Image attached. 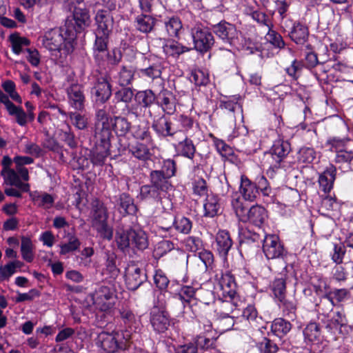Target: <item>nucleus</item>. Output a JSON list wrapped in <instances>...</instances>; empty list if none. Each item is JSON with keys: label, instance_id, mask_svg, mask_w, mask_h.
I'll return each instance as SVG.
<instances>
[{"label": "nucleus", "instance_id": "15", "mask_svg": "<svg viewBox=\"0 0 353 353\" xmlns=\"http://www.w3.org/2000/svg\"><path fill=\"white\" fill-rule=\"evenodd\" d=\"M110 34L95 32V41L93 46V54L95 61L99 65L102 64L108 58V44Z\"/></svg>", "mask_w": 353, "mask_h": 353}, {"label": "nucleus", "instance_id": "7", "mask_svg": "<svg viewBox=\"0 0 353 353\" xmlns=\"http://www.w3.org/2000/svg\"><path fill=\"white\" fill-rule=\"evenodd\" d=\"M194 49L201 53L209 51L214 43L212 33L202 24H195L190 30Z\"/></svg>", "mask_w": 353, "mask_h": 353}, {"label": "nucleus", "instance_id": "29", "mask_svg": "<svg viewBox=\"0 0 353 353\" xmlns=\"http://www.w3.org/2000/svg\"><path fill=\"white\" fill-rule=\"evenodd\" d=\"M73 19L75 23V26L73 28L74 32H81L90 24L88 10L85 8L75 7L73 11Z\"/></svg>", "mask_w": 353, "mask_h": 353}, {"label": "nucleus", "instance_id": "32", "mask_svg": "<svg viewBox=\"0 0 353 353\" xmlns=\"http://www.w3.org/2000/svg\"><path fill=\"white\" fill-rule=\"evenodd\" d=\"M30 197L35 205L44 209L51 208L54 203V196L45 192H31Z\"/></svg>", "mask_w": 353, "mask_h": 353}, {"label": "nucleus", "instance_id": "31", "mask_svg": "<svg viewBox=\"0 0 353 353\" xmlns=\"http://www.w3.org/2000/svg\"><path fill=\"white\" fill-rule=\"evenodd\" d=\"M150 182L163 194L166 193L172 188L170 179L163 175V174L159 170H152L150 172Z\"/></svg>", "mask_w": 353, "mask_h": 353}, {"label": "nucleus", "instance_id": "53", "mask_svg": "<svg viewBox=\"0 0 353 353\" xmlns=\"http://www.w3.org/2000/svg\"><path fill=\"white\" fill-rule=\"evenodd\" d=\"M173 228L180 233L188 234L192 230V222L190 219L185 216L174 217Z\"/></svg>", "mask_w": 353, "mask_h": 353}, {"label": "nucleus", "instance_id": "60", "mask_svg": "<svg viewBox=\"0 0 353 353\" xmlns=\"http://www.w3.org/2000/svg\"><path fill=\"white\" fill-rule=\"evenodd\" d=\"M299 161L303 163H311L316 159V152L312 148H302L298 157Z\"/></svg>", "mask_w": 353, "mask_h": 353}, {"label": "nucleus", "instance_id": "3", "mask_svg": "<svg viewBox=\"0 0 353 353\" xmlns=\"http://www.w3.org/2000/svg\"><path fill=\"white\" fill-rule=\"evenodd\" d=\"M156 100L157 96L152 90L138 91L135 94L136 104L130 106L126 105L127 114L134 116L137 119H151L153 117L152 108Z\"/></svg>", "mask_w": 353, "mask_h": 353}, {"label": "nucleus", "instance_id": "22", "mask_svg": "<svg viewBox=\"0 0 353 353\" xmlns=\"http://www.w3.org/2000/svg\"><path fill=\"white\" fill-rule=\"evenodd\" d=\"M151 325L155 332H165L170 326V319L167 312L154 309L151 312Z\"/></svg>", "mask_w": 353, "mask_h": 353}, {"label": "nucleus", "instance_id": "61", "mask_svg": "<svg viewBox=\"0 0 353 353\" xmlns=\"http://www.w3.org/2000/svg\"><path fill=\"white\" fill-rule=\"evenodd\" d=\"M69 117L73 125L78 130H85L88 127V119L78 112H70Z\"/></svg>", "mask_w": 353, "mask_h": 353}, {"label": "nucleus", "instance_id": "26", "mask_svg": "<svg viewBox=\"0 0 353 353\" xmlns=\"http://www.w3.org/2000/svg\"><path fill=\"white\" fill-rule=\"evenodd\" d=\"M156 102L165 114H172L176 110L174 97L168 90H163L159 93Z\"/></svg>", "mask_w": 353, "mask_h": 353}, {"label": "nucleus", "instance_id": "17", "mask_svg": "<svg viewBox=\"0 0 353 353\" xmlns=\"http://www.w3.org/2000/svg\"><path fill=\"white\" fill-rule=\"evenodd\" d=\"M95 25L97 28L95 32L99 33L111 34L113 26L114 18L109 10L105 9H99L97 10L94 17Z\"/></svg>", "mask_w": 353, "mask_h": 353}, {"label": "nucleus", "instance_id": "58", "mask_svg": "<svg viewBox=\"0 0 353 353\" xmlns=\"http://www.w3.org/2000/svg\"><path fill=\"white\" fill-rule=\"evenodd\" d=\"M195 289L190 285H183L179 290L176 296L180 299L183 304L189 303L195 295Z\"/></svg>", "mask_w": 353, "mask_h": 353}, {"label": "nucleus", "instance_id": "47", "mask_svg": "<svg viewBox=\"0 0 353 353\" xmlns=\"http://www.w3.org/2000/svg\"><path fill=\"white\" fill-rule=\"evenodd\" d=\"M303 335L305 339L308 341H319L321 335L319 325L316 322H310L305 327Z\"/></svg>", "mask_w": 353, "mask_h": 353}, {"label": "nucleus", "instance_id": "62", "mask_svg": "<svg viewBox=\"0 0 353 353\" xmlns=\"http://www.w3.org/2000/svg\"><path fill=\"white\" fill-rule=\"evenodd\" d=\"M302 68V63L294 59L291 65L285 68V72L292 79L297 80L301 76Z\"/></svg>", "mask_w": 353, "mask_h": 353}, {"label": "nucleus", "instance_id": "34", "mask_svg": "<svg viewBox=\"0 0 353 353\" xmlns=\"http://www.w3.org/2000/svg\"><path fill=\"white\" fill-rule=\"evenodd\" d=\"M134 75V71L132 67L122 66L113 78L119 85L125 87L132 83Z\"/></svg>", "mask_w": 353, "mask_h": 353}, {"label": "nucleus", "instance_id": "64", "mask_svg": "<svg viewBox=\"0 0 353 353\" xmlns=\"http://www.w3.org/2000/svg\"><path fill=\"white\" fill-rule=\"evenodd\" d=\"M259 350L260 353H276L279 347L270 339L264 338L259 344Z\"/></svg>", "mask_w": 353, "mask_h": 353}, {"label": "nucleus", "instance_id": "56", "mask_svg": "<svg viewBox=\"0 0 353 353\" xmlns=\"http://www.w3.org/2000/svg\"><path fill=\"white\" fill-rule=\"evenodd\" d=\"M280 301V307L282 309L283 312L290 319L295 317V312L296 310V306L293 300L286 299L285 296L281 299H279Z\"/></svg>", "mask_w": 353, "mask_h": 353}, {"label": "nucleus", "instance_id": "13", "mask_svg": "<svg viewBox=\"0 0 353 353\" xmlns=\"http://www.w3.org/2000/svg\"><path fill=\"white\" fill-rule=\"evenodd\" d=\"M95 148L91 152L90 161L94 165H103L106 158L110 154V138L95 137Z\"/></svg>", "mask_w": 353, "mask_h": 353}, {"label": "nucleus", "instance_id": "43", "mask_svg": "<svg viewBox=\"0 0 353 353\" xmlns=\"http://www.w3.org/2000/svg\"><path fill=\"white\" fill-rule=\"evenodd\" d=\"M334 306L332 296L330 294H325L323 296L318 303L316 304V310L319 315L327 317L329 313L332 311Z\"/></svg>", "mask_w": 353, "mask_h": 353}, {"label": "nucleus", "instance_id": "11", "mask_svg": "<svg viewBox=\"0 0 353 353\" xmlns=\"http://www.w3.org/2000/svg\"><path fill=\"white\" fill-rule=\"evenodd\" d=\"M321 322L325 324V328L330 336L334 340H336L339 335L343 334V329L345 328L347 321L345 314L343 311H337L330 319H321Z\"/></svg>", "mask_w": 353, "mask_h": 353}, {"label": "nucleus", "instance_id": "33", "mask_svg": "<svg viewBox=\"0 0 353 353\" xmlns=\"http://www.w3.org/2000/svg\"><path fill=\"white\" fill-rule=\"evenodd\" d=\"M103 274L110 275V278L114 280L119 274V269L117 265V255L114 252H105V262Z\"/></svg>", "mask_w": 353, "mask_h": 353}, {"label": "nucleus", "instance_id": "25", "mask_svg": "<svg viewBox=\"0 0 353 353\" xmlns=\"http://www.w3.org/2000/svg\"><path fill=\"white\" fill-rule=\"evenodd\" d=\"M336 174V168L333 165H330L319 174L318 182L323 192L329 193L332 190Z\"/></svg>", "mask_w": 353, "mask_h": 353}, {"label": "nucleus", "instance_id": "49", "mask_svg": "<svg viewBox=\"0 0 353 353\" xmlns=\"http://www.w3.org/2000/svg\"><path fill=\"white\" fill-rule=\"evenodd\" d=\"M239 98L233 97L232 99H227L221 101V108L228 111L229 113H236L239 114L241 119L243 117L242 106L238 102Z\"/></svg>", "mask_w": 353, "mask_h": 353}, {"label": "nucleus", "instance_id": "21", "mask_svg": "<svg viewBox=\"0 0 353 353\" xmlns=\"http://www.w3.org/2000/svg\"><path fill=\"white\" fill-rule=\"evenodd\" d=\"M288 36L296 44L305 46L309 37L308 27L299 21H294L288 32Z\"/></svg>", "mask_w": 353, "mask_h": 353}, {"label": "nucleus", "instance_id": "24", "mask_svg": "<svg viewBox=\"0 0 353 353\" xmlns=\"http://www.w3.org/2000/svg\"><path fill=\"white\" fill-rule=\"evenodd\" d=\"M70 105L76 110H82L84 106L85 97L81 85L72 84L67 89Z\"/></svg>", "mask_w": 353, "mask_h": 353}, {"label": "nucleus", "instance_id": "38", "mask_svg": "<svg viewBox=\"0 0 353 353\" xmlns=\"http://www.w3.org/2000/svg\"><path fill=\"white\" fill-rule=\"evenodd\" d=\"M119 313L124 324L130 329V332L132 334V332H136L139 325V321L133 312L127 307H122L120 309ZM128 330L129 331V330Z\"/></svg>", "mask_w": 353, "mask_h": 353}, {"label": "nucleus", "instance_id": "42", "mask_svg": "<svg viewBox=\"0 0 353 353\" xmlns=\"http://www.w3.org/2000/svg\"><path fill=\"white\" fill-rule=\"evenodd\" d=\"M176 150L180 155L192 159L196 152V148L192 141L186 137L178 143Z\"/></svg>", "mask_w": 353, "mask_h": 353}, {"label": "nucleus", "instance_id": "30", "mask_svg": "<svg viewBox=\"0 0 353 353\" xmlns=\"http://www.w3.org/2000/svg\"><path fill=\"white\" fill-rule=\"evenodd\" d=\"M131 231L132 228H125L123 225L117 228L115 233V241L118 248L125 252L131 245Z\"/></svg>", "mask_w": 353, "mask_h": 353}, {"label": "nucleus", "instance_id": "52", "mask_svg": "<svg viewBox=\"0 0 353 353\" xmlns=\"http://www.w3.org/2000/svg\"><path fill=\"white\" fill-rule=\"evenodd\" d=\"M268 32L265 36V39L267 42L270 43L276 48L282 49L285 47V43L282 36L273 30V28H268Z\"/></svg>", "mask_w": 353, "mask_h": 353}, {"label": "nucleus", "instance_id": "28", "mask_svg": "<svg viewBox=\"0 0 353 353\" xmlns=\"http://www.w3.org/2000/svg\"><path fill=\"white\" fill-rule=\"evenodd\" d=\"M157 19L152 14H138L134 19V27L141 33L151 32L156 25Z\"/></svg>", "mask_w": 353, "mask_h": 353}, {"label": "nucleus", "instance_id": "35", "mask_svg": "<svg viewBox=\"0 0 353 353\" xmlns=\"http://www.w3.org/2000/svg\"><path fill=\"white\" fill-rule=\"evenodd\" d=\"M162 194L163 193L154 188L150 183V184L143 185L140 188L138 199L142 201L150 199L159 201L161 199Z\"/></svg>", "mask_w": 353, "mask_h": 353}, {"label": "nucleus", "instance_id": "4", "mask_svg": "<svg viewBox=\"0 0 353 353\" xmlns=\"http://www.w3.org/2000/svg\"><path fill=\"white\" fill-rule=\"evenodd\" d=\"M75 37L74 32L70 27L53 28L46 32L41 38L43 46L51 52L52 55L59 52L63 45L70 43Z\"/></svg>", "mask_w": 353, "mask_h": 353}, {"label": "nucleus", "instance_id": "20", "mask_svg": "<svg viewBox=\"0 0 353 353\" xmlns=\"http://www.w3.org/2000/svg\"><path fill=\"white\" fill-rule=\"evenodd\" d=\"M91 93L97 102L103 103L108 100L112 91L107 79L103 77L99 78L92 88Z\"/></svg>", "mask_w": 353, "mask_h": 353}, {"label": "nucleus", "instance_id": "50", "mask_svg": "<svg viewBox=\"0 0 353 353\" xmlns=\"http://www.w3.org/2000/svg\"><path fill=\"white\" fill-rule=\"evenodd\" d=\"M112 125L118 136H124L131 127L130 123L123 117H114V123H112Z\"/></svg>", "mask_w": 353, "mask_h": 353}, {"label": "nucleus", "instance_id": "23", "mask_svg": "<svg viewBox=\"0 0 353 353\" xmlns=\"http://www.w3.org/2000/svg\"><path fill=\"white\" fill-rule=\"evenodd\" d=\"M233 241L226 230H219L216 234L215 246L219 255L225 259L232 248Z\"/></svg>", "mask_w": 353, "mask_h": 353}, {"label": "nucleus", "instance_id": "19", "mask_svg": "<svg viewBox=\"0 0 353 353\" xmlns=\"http://www.w3.org/2000/svg\"><path fill=\"white\" fill-rule=\"evenodd\" d=\"M218 281L223 297L234 300L236 296V284L234 276L230 272L221 274Z\"/></svg>", "mask_w": 353, "mask_h": 353}, {"label": "nucleus", "instance_id": "14", "mask_svg": "<svg viewBox=\"0 0 353 353\" xmlns=\"http://www.w3.org/2000/svg\"><path fill=\"white\" fill-rule=\"evenodd\" d=\"M145 62H147L146 66L139 70V76L152 81L160 78L163 69L161 59L154 55H150Z\"/></svg>", "mask_w": 353, "mask_h": 353}, {"label": "nucleus", "instance_id": "59", "mask_svg": "<svg viewBox=\"0 0 353 353\" xmlns=\"http://www.w3.org/2000/svg\"><path fill=\"white\" fill-rule=\"evenodd\" d=\"M21 252L23 259L27 262H32L34 259L32 243L30 239L23 238L21 240Z\"/></svg>", "mask_w": 353, "mask_h": 353}, {"label": "nucleus", "instance_id": "8", "mask_svg": "<svg viewBox=\"0 0 353 353\" xmlns=\"http://www.w3.org/2000/svg\"><path fill=\"white\" fill-rule=\"evenodd\" d=\"M94 301L99 310L105 312H110L114 305L116 290L114 284L103 285L96 291Z\"/></svg>", "mask_w": 353, "mask_h": 353}, {"label": "nucleus", "instance_id": "41", "mask_svg": "<svg viewBox=\"0 0 353 353\" xmlns=\"http://www.w3.org/2000/svg\"><path fill=\"white\" fill-rule=\"evenodd\" d=\"M117 202L121 213L133 214L136 212L137 207L129 194L126 193L120 194Z\"/></svg>", "mask_w": 353, "mask_h": 353}, {"label": "nucleus", "instance_id": "39", "mask_svg": "<svg viewBox=\"0 0 353 353\" xmlns=\"http://www.w3.org/2000/svg\"><path fill=\"white\" fill-rule=\"evenodd\" d=\"M291 328V323L282 318L274 319L271 325V332L279 338L287 334Z\"/></svg>", "mask_w": 353, "mask_h": 353}, {"label": "nucleus", "instance_id": "6", "mask_svg": "<svg viewBox=\"0 0 353 353\" xmlns=\"http://www.w3.org/2000/svg\"><path fill=\"white\" fill-rule=\"evenodd\" d=\"M291 145L288 141L283 139H278L273 143L272 146L268 152L265 153L268 157L272 159V161L268 162L269 168L267 170V174L273 178L275 174L281 167V163L288 157L291 152Z\"/></svg>", "mask_w": 353, "mask_h": 353}, {"label": "nucleus", "instance_id": "9", "mask_svg": "<svg viewBox=\"0 0 353 353\" xmlns=\"http://www.w3.org/2000/svg\"><path fill=\"white\" fill-rule=\"evenodd\" d=\"M263 251L268 259H283L287 252L279 236L275 234L265 236L263 240Z\"/></svg>", "mask_w": 353, "mask_h": 353}, {"label": "nucleus", "instance_id": "5", "mask_svg": "<svg viewBox=\"0 0 353 353\" xmlns=\"http://www.w3.org/2000/svg\"><path fill=\"white\" fill-rule=\"evenodd\" d=\"M92 227L97 230L103 239L111 240L112 229L108 224V213L105 204L99 199L92 202Z\"/></svg>", "mask_w": 353, "mask_h": 353}, {"label": "nucleus", "instance_id": "27", "mask_svg": "<svg viewBox=\"0 0 353 353\" xmlns=\"http://www.w3.org/2000/svg\"><path fill=\"white\" fill-rule=\"evenodd\" d=\"M239 192L244 200L248 201H254L259 195L257 185L244 175L241 176Z\"/></svg>", "mask_w": 353, "mask_h": 353}, {"label": "nucleus", "instance_id": "45", "mask_svg": "<svg viewBox=\"0 0 353 353\" xmlns=\"http://www.w3.org/2000/svg\"><path fill=\"white\" fill-rule=\"evenodd\" d=\"M204 215L205 216L214 217L218 214L220 208L217 196L214 195H208L204 203Z\"/></svg>", "mask_w": 353, "mask_h": 353}, {"label": "nucleus", "instance_id": "54", "mask_svg": "<svg viewBox=\"0 0 353 353\" xmlns=\"http://www.w3.org/2000/svg\"><path fill=\"white\" fill-rule=\"evenodd\" d=\"M130 151L137 159L145 161L150 157V152L148 148L143 143H137L131 146Z\"/></svg>", "mask_w": 353, "mask_h": 353}, {"label": "nucleus", "instance_id": "46", "mask_svg": "<svg viewBox=\"0 0 353 353\" xmlns=\"http://www.w3.org/2000/svg\"><path fill=\"white\" fill-rule=\"evenodd\" d=\"M174 216L169 212H163L158 220L159 231L170 232L172 230L174 224Z\"/></svg>", "mask_w": 353, "mask_h": 353}, {"label": "nucleus", "instance_id": "2", "mask_svg": "<svg viewBox=\"0 0 353 353\" xmlns=\"http://www.w3.org/2000/svg\"><path fill=\"white\" fill-rule=\"evenodd\" d=\"M231 204L236 215L243 222L249 221L260 227L267 218V212L263 207L256 205L248 210L237 194L232 196Z\"/></svg>", "mask_w": 353, "mask_h": 353}, {"label": "nucleus", "instance_id": "10", "mask_svg": "<svg viewBox=\"0 0 353 353\" xmlns=\"http://www.w3.org/2000/svg\"><path fill=\"white\" fill-rule=\"evenodd\" d=\"M112 121V119L104 109L97 110L94 117L95 137L103 138V141L106 138H113L111 131Z\"/></svg>", "mask_w": 353, "mask_h": 353}, {"label": "nucleus", "instance_id": "44", "mask_svg": "<svg viewBox=\"0 0 353 353\" xmlns=\"http://www.w3.org/2000/svg\"><path fill=\"white\" fill-rule=\"evenodd\" d=\"M190 50V48L175 41L168 42L163 47V50L165 55L172 57H178L181 54L188 52Z\"/></svg>", "mask_w": 353, "mask_h": 353}, {"label": "nucleus", "instance_id": "12", "mask_svg": "<svg viewBox=\"0 0 353 353\" xmlns=\"http://www.w3.org/2000/svg\"><path fill=\"white\" fill-rule=\"evenodd\" d=\"M214 33L225 44L231 46L238 39V32L234 25L221 21L212 26Z\"/></svg>", "mask_w": 353, "mask_h": 353}, {"label": "nucleus", "instance_id": "16", "mask_svg": "<svg viewBox=\"0 0 353 353\" xmlns=\"http://www.w3.org/2000/svg\"><path fill=\"white\" fill-rule=\"evenodd\" d=\"M125 283L130 290H136L147 279L145 272L136 265H130L125 270Z\"/></svg>", "mask_w": 353, "mask_h": 353}, {"label": "nucleus", "instance_id": "1", "mask_svg": "<svg viewBox=\"0 0 353 353\" xmlns=\"http://www.w3.org/2000/svg\"><path fill=\"white\" fill-rule=\"evenodd\" d=\"M131 339L132 333L128 330L111 333L102 332L98 334L96 343L104 352L115 353L125 350Z\"/></svg>", "mask_w": 353, "mask_h": 353}, {"label": "nucleus", "instance_id": "48", "mask_svg": "<svg viewBox=\"0 0 353 353\" xmlns=\"http://www.w3.org/2000/svg\"><path fill=\"white\" fill-rule=\"evenodd\" d=\"M164 26L170 37H177L182 28V23L179 17H172L165 19Z\"/></svg>", "mask_w": 353, "mask_h": 353}, {"label": "nucleus", "instance_id": "40", "mask_svg": "<svg viewBox=\"0 0 353 353\" xmlns=\"http://www.w3.org/2000/svg\"><path fill=\"white\" fill-rule=\"evenodd\" d=\"M350 139L349 138H340L337 137H330L327 139L325 145L328 150L336 154L349 146Z\"/></svg>", "mask_w": 353, "mask_h": 353}, {"label": "nucleus", "instance_id": "37", "mask_svg": "<svg viewBox=\"0 0 353 353\" xmlns=\"http://www.w3.org/2000/svg\"><path fill=\"white\" fill-rule=\"evenodd\" d=\"M131 245L140 250L146 249L148 246L146 233L141 229H132V231H131Z\"/></svg>", "mask_w": 353, "mask_h": 353}, {"label": "nucleus", "instance_id": "18", "mask_svg": "<svg viewBox=\"0 0 353 353\" xmlns=\"http://www.w3.org/2000/svg\"><path fill=\"white\" fill-rule=\"evenodd\" d=\"M152 128L157 134L163 137H173L180 130L176 126L174 122L169 118L162 116L154 120Z\"/></svg>", "mask_w": 353, "mask_h": 353}, {"label": "nucleus", "instance_id": "51", "mask_svg": "<svg viewBox=\"0 0 353 353\" xmlns=\"http://www.w3.org/2000/svg\"><path fill=\"white\" fill-rule=\"evenodd\" d=\"M286 279L285 275L280 274L279 276L276 277L272 283V291L278 299L285 296Z\"/></svg>", "mask_w": 353, "mask_h": 353}, {"label": "nucleus", "instance_id": "36", "mask_svg": "<svg viewBox=\"0 0 353 353\" xmlns=\"http://www.w3.org/2000/svg\"><path fill=\"white\" fill-rule=\"evenodd\" d=\"M234 300H230L225 299L224 301H223L222 305L221 306V311L219 312V315L221 318L226 319V321H228V327L226 330H230L234 325V318L230 316V314L232 313L235 309V303L233 302Z\"/></svg>", "mask_w": 353, "mask_h": 353}, {"label": "nucleus", "instance_id": "55", "mask_svg": "<svg viewBox=\"0 0 353 353\" xmlns=\"http://www.w3.org/2000/svg\"><path fill=\"white\" fill-rule=\"evenodd\" d=\"M9 40L12 44V51L17 54H19L22 50V46H27L30 44V41L25 37H20L18 34H12Z\"/></svg>", "mask_w": 353, "mask_h": 353}, {"label": "nucleus", "instance_id": "63", "mask_svg": "<svg viewBox=\"0 0 353 353\" xmlns=\"http://www.w3.org/2000/svg\"><path fill=\"white\" fill-rule=\"evenodd\" d=\"M353 159V150L349 146L336 154L334 162L339 164L350 163Z\"/></svg>", "mask_w": 353, "mask_h": 353}, {"label": "nucleus", "instance_id": "57", "mask_svg": "<svg viewBox=\"0 0 353 353\" xmlns=\"http://www.w3.org/2000/svg\"><path fill=\"white\" fill-rule=\"evenodd\" d=\"M347 252V248L343 243H334L333 251L330 254L332 260L339 265L343 263V258Z\"/></svg>", "mask_w": 353, "mask_h": 353}]
</instances>
